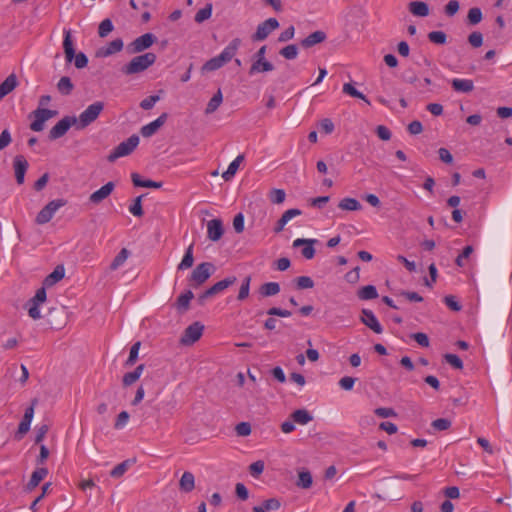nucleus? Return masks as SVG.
I'll list each match as a JSON object with an SVG mask.
<instances>
[{
	"mask_svg": "<svg viewBox=\"0 0 512 512\" xmlns=\"http://www.w3.org/2000/svg\"><path fill=\"white\" fill-rule=\"evenodd\" d=\"M291 418L294 423H297L300 425H305L313 419L312 415L306 409L295 410L291 414Z\"/></svg>",
	"mask_w": 512,
	"mask_h": 512,
	"instance_id": "34",
	"label": "nucleus"
},
{
	"mask_svg": "<svg viewBox=\"0 0 512 512\" xmlns=\"http://www.w3.org/2000/svg\"><path fill=\"white\" fill-rule=\"evenodd\" d=\"M357 296L360 300H372L378 297V292L374 285H366L358 290Z\"/></svg>",
	"mask_w": 512,
	"mask_h": 512,
	"instance_id": "33",
	"label": "nucleus"
},
{
	"mask_svg": "<svg viewBox=\"0 0 512 512\" xmlns=\"http://www.w3.org/2000/svg\"><path fill=\"white\" fill-rule=\"evenodd\" d=\"M157 40V37L152 33H145L139 37H137L135 40H133L131 43L127 46V51L130 54H137L140 53L148 48H150Z\"/></svg>",
	"mask_w": 512,
	"mask_h": 512,
	"instance_id": "9",
	"label": "nucleus"
},
{
	"mask_svg": "<svg viewBox=\"0 0 512 512\" xmlns=\"http://www.w3.org/2000/svg\"><path fill=\"white\" fill-rule=\"evenodd\" d=\"M114 188H115L114 182H112V181L107 182L100 189L93 192L89 196V201L95 205L100 204L104 199H106L108 196H110V194L113 192Z\"/></svg>",
	"mask_w": 512,
	"mask_h": 512,
	"instance_id": "16",
	"label": "nucleus"
},
{
	"mask_svg": "<svg viewBox=\"0 0 512 512\" xmlns=\"http://www.w3.org/2000/svg\"><path fill=\"white\" fill-rule=\"evenodd\" d=\"M57 90L61 95L68 96L74 90V84L68 76H63L57 83Z\"/></svg>",
	"mask_w": 512,
	"mask_h": 512,
	"instance_id": "30",
	"label": "nucleus"
},
{
	"mask_svg": "<svg viewBox=\"0 0 512 512\" xmlns=\"http://www.w3.org/2000/svg\"><path fill=\"white\" fill-rule=\"evenodd\" d=\"M444 303L452 311L458 312L462 309L461 304L456 300L455 296L447 295L444 297Z\"/></svg>",
	"mask_w": 512,
	"mask_h": 512,
	"instance_id": "62",
	"label": "nucleus"
},
{
	"mask_svg": "<svg viewBox=\"0 0 512 512\" xmlns=\"http://www.w3.org/2000/svg\"><path fill=\"white\" fill-rule=\"evenodd\" d=\"M451 86L456 92L470 93L474 90V83L470 79L455 78L451 81Z\"/></svg>",
	"mask_w": 512,
	"mask_h": 512,
	"instance_id": "22",
	"label": "nucleus"
},
{
	"mask_svg": "<svg viewBox=\"0 0 512 512\" xmlns=\"http://www.w3.org/2000/svg\"><path fill=\"white\" fill-rule=\"evenodd\" d=\"M244 160V155H238L228 166V169L222 174V177L224 178L225 181H229L231 180L238 168H239V165L240 163Z\"/></svg>",
	"mask_w": 512,
	"mask_h": 512,
	"instance_id": "32",
	"label": "nucleus"
},
{
	"mask_svg": "<svg viewBox=\"0 0 512 512\" xmlns=\"http://www.w3.org/2000/svg\"><path fill=\"white\" fill-rule=\"evenodd\" d=\"M124 43L122 39L117 38L109 42L106 46L101 47L97 53V57H108L120 52L123 49Z\"/></svg>",
	"mask_w": 512,
	"mask_h": 512,
	"instance_id": "18",
	"label": "nucleus"
},
{
	"mask_svg": "<svg viewBox=\"0 0 512 512\" xmlns=\"http://www.w3.org/2000/svg\"><path fill=\"white\" fill-rule=\"evenodd\" d=\"M360 321L376 334H381L383 332L382 325L379 323L373 311L369 309H362Z\"/></svg>",
	"mask_w": 512,
	"mask_h": 512,
	"instance_id": "13",
	"label": "nucleus"
},
{
	"mask_svg": "<svg viewBox=\"0 0 512 512\" xmlns=\"http://www.w3.org/2000/svg\"><path fill=\"white\" fill-rule=\"evenodd\" d=\"M140 346H141V343L139 341L135 342L131 346L129 356H128L126 362H125V366L126 367H131V366H133L136 363L137 358H138V353H139Z\"/></svg>",
	"mask_w": 512,
	"mask_h": 512,
	"instance_id": "46",
	"label": "nucleus"
},
{
	"mask_svg": "<svg viewBox=\"0 0 512 512\" xmlns=\"http://www.w3.org/2000/svg\"><path fill=\"white\" fill-rule=\"evenodd\" d=\"M445 361L450 364L455 369H462L463 362L459 356L456 354L447 353L444 355Z\"/></svg>",
	"mask_w": 512,
	"mask_h": 512,
	"instance_id": "52",
	"label": "nucleus"
},
{
	"mask_svg": "<svg viewBox=\"0 0 512 512\" xmlns=\"http://www.w3.org/2000/svg\"><path fill=\"white\" fill-rule=\"evenodd\" d=\"M296 284V288L299 290L302 289H311L314 287V281L309 276H299L294 279Z\"/></svg>",
	"mask_w": 512,
	"mask_h": 512,
	"instance_id": "47",
	"label": "nucleus"
},
{
	"mask_svg": "<svg viewBox=\"0 0 512 512\" xmlns=\"http://www.w3.org/2000/svg\"><path fill=\"white\" fill-rule=\"evenodd\" d=\"M129 256V251L126 248H122L120 252L115 256L113 261L110 264L111 270L118 269L121 265L124 264V262L127 260Z\"/></svg>",
	"mask_w": 512,
	"mask_h": 512,
	"instance_id": "41",
	"label": "nucleus"
},
{
	"mask_svg": "<svg viewBox=\"0 0 512 512\" xmlns=\"http://www.w3.org/2000/svg\"><path fill=\"white\" fill-rule=\"evenodd\" d=\"M251 276H246L241 284L237 299L239 301L245 300L249 296Z\"/></svg>",
	"mask_w": 512,
	"mask_h": 512,
	"instance_id": "48",
	"label": "nucleus"
},
{
	"mask_svg": "<svg viewBox=\"0 0 512 512\" xmlns=\"http://www.w3.org/2000/svg\"><path fill=\"white\" fill-rule=\"evenodd\" d=\"M343 93H345L351 97L361 99L365 103L370 105L369 99L362 92L358 91L351 83H345L343 85Z\"/></svg>",
	"mask_w": 512,
	"mask_h": 512,
	"instance_id": "40",
	"label": "nucleus"
},
{
	"mask_svg": "<svg viewBox=\"0 0 512 512\" xmlns=\"http://www.w3.org/2000/svg\"><path fill=\"white\" fill-rule=\"evenodd\" d=\"M451 424L452 423L449 419L438 418L432 422L431 426L436 430L444 431L449 429L451 427Z\"/></svg>",
	"mask_w": 512,
	"mask_h": 512,
	"instance_id": "60",
	"label": "nucleus"
},
{
	"mask_svg": "<svg viewBox=\"0 0 512 512\" xmlns=\"http://www.w3.org/2000/svg\"><path fill=\"white\" fill-rule=\"evenodd\" d=\"M251 425L249 422H240L235 426V432L238 436L246 437L251 434Z\"/></svg>",
	"mask_w": 512,
	"mask_h": 512,
	"instance_id": "55",
	"label": "nucleus"
},
{
	"mask_svg": "<svg viewBox=\"0 0 512 512\" xmlns=\"http://www.w3.org/2000/svg\"><path fill=\"white\" fill-rule=\"evenodd\" d=\"M104 106L102 101L90 104L77 118V129H84L92 124L102 113Z\"/></svg>",
	"mask_w": 512,
	"mask_h": 512,
	"instance_id": "5",
	"label": "nucleus"
},
{
	"mask_svg": "<svg viewBox=\"0 0 512 512\" xmlns=\"http://www.w3.org/2000/svg\"><path fill=\"white\" fill-rule=\"evenodd\" d=\"M215 266L211 262H202L198 264L192 271L188 282L193 288L203 285L214 273Z\"/></svg>",
	"mask_w": 512,
	"mask_h": 512,
	"instance_id": "4",
	"label": "nucleus"
},
{
	"mask_svg": "<svg viewBox=\"0 0 512 512\" xmlns=\"http://www.w3.org/2000/svg\"><path fill=\"white\" fill-rule=\"evenodd\" d=\"M45 287L46 286L39 288L36 291L35 296L28 300L25 305L28 308V315L34 320L41 318L39 305L46 301L47 294Z\"/></svg>",
	"mask_w": 512,
	"mask_h": 512,
	"instance_id": "11",
	"label": "nucleus"
},
{
	"mask_svg": "<svg viewBox=\"0 0 512 512\" xmlns=\"http://www.w3.org/2000/svg\"><path fill=\"white\" fill-rule=\"evenodd\" d=\"M375 132L377 136L383 141H389L392 137L391 131L384 125H378Z\"/></svg>",
	"mask_w": 512,
	"mask_h": 512,
	"instance_id": "64",
	"label": "nucleus"
},
{
	"mask_svg": "<svg viewBox=\"0 0 512 512\" xmlns=\"http://www.w3.org/2000/svg\"><path fill=\"white\" fill-rule=\"evenodd\" d=\"M114 29L112 21L110 19H104L98 27V34L101 38L108 36Z\"/></svg>",
	"mask_w": 512,
	"mask_h": 512,
	"instance_id": "50",
	"label": "nucleus"
},
{
	"mask_svg": "<svg viewBox=\"0 0 512 512\" xmlns=\"http://www.w3.org/2000/svg\"><path fill=\"white\" fill-rule=\"evenodd\" d=\"M139 137L136 134L131 135L128 139L117 145L114 150L107 156L109 162H115L118 158L130 155L138 146Z\"/></svg>",
	"mask_w": 512,
	"mask_h": 512,
	"instance_id": "6",
	"label": "nucleus"
},
{
	"mask_svg": "<svg viewBox=\"0 0 512 512\" xmlns=\"http://www.w3.org/2000/svg\"><path fill=\"white\" fill-rule=\"evenodd\" d=\"M259 292L263 297L274 296L280 292V285L277 282H267L261 285Z\"/></svg>",
	"mask_w": 512,
	"mask_h": 512,
	"instance_id": "37",
	"label": "nucleus"
},
{
	"mask_svg": "<svg viewBox=\"0 0 512 512\" xmlns=\"http://www.w3.org/2000/svg\"><path fill=\"white\" fill-rule=\"evenodd\" d=\"M313 478L311 473L306 470L302 469L298 472V480L296 482V485L303 489H309L312 486Z\"/></svg>",
	"mask_w": 512,
	"mask_h": 512,
	"instance_id": "36",
	"label": "nucleus"
},
{
	"mask_svg": "<svg viewBox=\"0 0 512 512\" xmlns=\"http://www.w3.org/2000/svg\"><path fill=\"white\" fill-rule=\"evenodd\" d=\"M17 86V77L15 74H10L1 84H0V100L3 99L6 95L12 92Z\"/></svg>",
	"mask_w": 512,
	"mask_h": 512,
	"instance_id": "24",
	"label": "nucleus"
},
{
	"mask_svg": "<svg viewBox=\"0 0 512 512\" xmlns=\"http://www.w3.org/2000/svg\"><path fill=\"white\" fill-rule=\"evenodd\" d=\"M460 8V4L457 0H450L444 7V13L448 17H453Z\"/></svg>",
	"mask_w": 512,
	"mask_h": 512,
	"instance_id": "56",
	"label": "nucleus"
},
{
	"mask_svg": "<svg viewBox=\"0 0 512 512\" xmlns=\"http://www.w3.org/2000/svg\"><path fill=\"white\" fill-rule=\"evenodd\" d=\"M212 15V4L207 3L204 8L200 9L195 15V21L197 23H202L205 20L209 19Z\"/></svg>",
	"mask_w": 512,
	"mask_h": 512,
	"instance_id": "45",
	"label": "nucleus"
},
{
	"mask_svg": "<svg viewBox=\"0 0 512 512\" xmlns=\"http://www.w3.org/2000/svg\"><path fill=\"white\" fill-rule=\"evenodd\" d=\"M222 101H223V95H222L221 90L219 89L213 95V97L210 99V101L208 102L206 109H205V114L208 115V114L214 113L219 108Z\"/></svg>",
	"mask_w": 512,
	"mask_h": 512,
	"instance_id": "38",
	"label": "nucleus"
},
{
	"mask_svg": "<svg viewBox=\"0 0 512 512\" xmlns=\"http://www.w3.org/2000/svg\"><path fill=\"white\" fill-rule=\"evenodd\" d=\"M204 331V325L198 321L190 324L183 332L180 343L185 346H189L198 341Z\"/></svg>",
	"mask_w": 512,
	"mask_h": 512,
	"instance_id": "10",
	"label": "nucleus"
},
{
	"mask_svg": "<svg viewBox=\"0 0 512 512\" xmlns=\"http://www.w3.org/2000/svg\"><path fill=\"white\" fill-rule=\"evenodd\" d=\"M338 207L341 210L346 211H358L362 209L361 203L357 199L350 197H346L340 200V202L338 203Z\"/></svg>",
	"mask_w": 512,
	"mask_h": 512,
	"instance_id": "31",
	"label": "nucleus"
},
{
	"mask_svg": "<svg viewBox=\"0 0 512 512\" xmlns=\"http://www.w3.org/2000/svg\"><path fill=\"white\" fill-rule=\"evenodd\" d=\"M430 42L437 45H444L447 42V35L443 31H431L427 35Z\"/></svg>",
	"mask_w": 512,
	"mask_h": 512,
	"instance_id": "43",
	"label": "nucleus"
},
{
	"mask_svg": "<svg viewBox=\"0 0 512 512\" xmlns=\"http://www.w3.org/2000/svg\"><path fill=\"white\" fill-rule=\"evenodd\" d=\"M131 180L135 187L156 188L157 189L162 186V182H156L153 180H143L138 173H132Z\"/></svg>",
	"mask_w": 512,
	"mask_h": 512,
	"instance_id": "28",
	"label": "nucleus"
},
{
	"mask_svg": "<svg viewBox=\"0 0 512 512\" xmlns=\"http://www.w3.org/2000/svg\"><path fill=\"white\" fill-rule=\"evenodd\" d=\"M136 462L135 458L124 460L123 462L116 465L111 471L110 476L112 478H120L122 477L126 471L129 469L131 465Z\"/></svg>",
	"mask_w": 512,
	"mask_h": 512,
	"instance_id": "29",
	"label": "nucleus"
},
{
	"mask_svg": "<svg viewBox=\"0 0 512 512\" xmlns=\"http://www.w3.org/2000/svg\"><path fill=\"white\" fill-rule=\"evenodd\" d=\"M53 214L45 208V206L38 212L36 218H35V222L39 225H43V224H46L48 223L52 218H53Z\"/></svg>",
	"mask_w": 512,
	"mask_h": 512,
	"instance_id": "51",
	"label": "nucleus"
},
{
	"mask_svg": "<svg viewBox=\"0 0 512 512\" xmlns=\"http://www.w3.org/2000/svg\"><path fill=\"white\" fill-rule=\"evenodd\" d=\"M66 204L67 200L60 198L50 201L45 205V208L48 209L54 215L59 208L65 206Z\"/></svg>",
	"mask_w": 512,
	"mask_h": 512,
	"instance_id": "58",
	"label": "nucleus"
},
{
	"mask_svg": "<svg viewBox=\"0 0 512 512\" xmlns=\"http://www.w3.org/2000/svg\"><path fill=\"white\" fill-rule=\"evenodd\" d=\"M156 59L157 56L152 52L136 56L121 68V72L125 75L141 73L152 66L156 62Z\"/></svg>",
	"mask_w": 512,
	"mask_h": 512,
	"instance_id": "2",
	"label": "nucleus"
},
{
	"mask_svg": "<svg viewBox=\"0 0 512 512\" xmlns=\"http://www.w3.org/2000/svg\"><path fill=\"white\" fill-rule=\"evenodd\" d=\"M265 464L262 460H258L256 462H253L249 466V472L252 477L258 478L264 471Z\"/></svg>",
	"mask_w": 512,
	"mask_h": 512,
	"instance_id": "53",
	"label": "nucleus"
},
{
	"mask_svg": "<svg viewBox=\"0 0 512 512\" xmlns=\"http://www.w3.org/2000/svg\"><path fill=\"white\" fill-rule=\"evenodd\" d=\"M473 247L471 245H468L464 247L463 251L457 256L455 263L459 267L464 266V260L467 259L471 253L473 252Z\"/></svg>",
	"mask_w": 512,
	"mask_h": 512,
	"instance_id": "59",
	"label": "nucleus"
},
{
	"mask_svg": "<svg viewBox=\"0 0 512 512\" xmlns=\"http://www.w3.org/2000/svg\"><path fill=\"white\" fill-rule=\"evenodd\" d=\"M159 100H160V96L159 95H151L149 97H146L145 99H143L140 102V107L143 110H150V109H152L154 107L156 102H158Z\"/></svg>",
	"mask_w": 512,
	"mask_h": 512,
	"instance_id": "57",
	"label": "nucleus"
},
{
	"mask_svg": "<svg viewBox=\"0 0 512 512\" xmlns=\"http://www.w3.org/2000/svg\"><path fill=\"white\" fill-rule=\"evenodd\" d=\"M167 118L168 114L162 113L156 120L150 122L147 125H144L140 130L142 136L147 138L154 135L158 129L165 124Z\"/></svg>",
	"mask_w": 512,
	"mask_h": 512,
	"instance_id": "17",
	"label": "nucleus"
},
{
	"mask_svg": "<svg viewBox=\"0 0 512 512\" xmlns=\"http://www.w3.org/2000/svg\"><path fill=\"white\" fill-rule=\"evenodd\" d=\"M236 281L237 278L235 276H230L221 281H218L217 283L212 285L210 288H208L198 296L197 301L199 305L203 306L207 299L223 292L225 289L233 285Z\"/></svg>",
	"mask_w": 512,
	"mask_h": 512,
	"instance_id": "7",
	"label": "nucleus"
},
{
	"mask_svg": "<svg viewBox=\"0 0 512 512\" xmlns=\"http://www.w3.org/2000/svg\"><path fill=\"white\" fill-rule=\"evenodd\" d=\"M327 35L324 31L318 30L310 35H308L306 38L302 39L300 42V45L305 48H311L319 43H322L326 40Z\"/></svg>",
	"mask_w": 512,
	"mask_h": 512,
	"instance_id": "19",
	"label": "nucleus"
},
{
	"mask_svg": "<svg viewBox=\"0 0 512 512\" xmlns=\"http://www.w3.org/2000/svg\"><path fill=\"white\" fill-rule=\"evenodd\" d=\"M468 42L472 47L478 48L483 44V35L481 32L474 31L468 36Z\"/></svg>",
	"mask_w": 512,
	"mask_h": 512,
	"instance_id": "61",
	"label": "nucleus"
},
{
	"mask_svg": "<svg viewBox=\"0 0 512 512\" xmlns=\"http://www.w3.org/2000/svg\"><path fill=\"white\" fill-rule=\"evenodd\" d=\"M410 13L418 17H426L429 15V6L422 1H412L408 5Z\"/></svg>",
	"mask_w": 512,
	"mask_h": 512,
	"instance_id": "23",
	"label": "nucleus"
},
{
	"mask_svg": "<svg viewBox=\"0 0 512 512\" xmlns=\"http://www.w3.org/2000/svg\"><path fill=\"white\" fill-rule=\"evenodd\" d=\"M65 275V271L63 266H57L53 272H51L43 281V285L46 287H51L60 280L63 279Z\"/></svg>",
	"mask_w": 512,
	"mask_h": 512,
	"instance_id": "27",
	"label": "nucleus"
},
{
	"mask_svg": "<svg viewBox=\"0 0 512 512\" xmlns=\"http://www.w3.org/2000/svg\"><path fill=\"white\" fill-rule=\"evenodd\" d=\"M63 49L65 53V58L67 62H72L74 59L75 67L78 69H82L87 66L88 58L83 52H79L75 54V49L73 45V41L71 38L70 30L64 31V39H63Z\"/></svg>",
	"mask_w": 512,
	"mask_h": 512,
	"instance_id": "3",
	"label": "nucleus"
},
{
	"mask_svg": "<svg viewBox=\"0 0 512 512\" xmlns=\"http://www.w3.org/2000/svg\"><path fill=\"white\" fill-rule=\"evenodd\" d=\"M240 44L241 40L239 38H234L218 56L209 59L202 66V71L211 72L223 67L235 56Z\"/></svg>",
	"mask_w": 512,
	"mask_h": 512,
	"instance_id": "1",
	"label": "nucleus"
},
{
	"mask_svg": "<svg viewBox=\"0 0 512 512\" xmlns=\"http://www.w3.org/2000/svg\"><path fill=\"white\" fill-rule=\"evenodd\" d=\"M29 167L28 161L23 155H16L13 159V169L17 184L21 185L24 183L25 174Z\"/></svg>",
	"mask_w": 512,
	"mask_h": 512,
	"instance_id": "14",
	"label": "nucleus"
},
{
	"mask_svg": "<svg viewBox=\"0 0 512 512\" xmlns=\"http://www.w3.org/2000/svg\"><path fill=\"white\" fill-rule=\"evenodd\" d=\"M77 126V117L75 116H65L60 121H58L49 131L48 138L51 141L57 140L63 137L71 126Z\"/></svg>",
	"mask_w": 512,
	"mask_h": 512,
	"instance_id": "8",
	"label": "nucleus"
},
{
	"mask_svg": "<svg viewBox=\"0 0 512 512\" xmlns=\"http://www.w3.org/2000/svg\"><path fill=\"white\" fill-rule=\"evenodd\" d=\"M30 116L34 117V121L30 124V129L35 132L42 131L44 129V124L47 121L45 117H43L38 109L34 110Z\"/></svg>",
	"mask_w": 512,
	"mask_h": 512,
	"instance_id": "39",
	"label": "nucleus"
},
{
	"mask_svg": "<svg viewBox=\"0 0 512 512\" xmlns=\"http://www.w3.org/2000/svg\"><path fill=\"white\" fill-rule=\"evenodd\" d=\"M194 298L191 290L182 293L176 300L175 306L180 313H184L189 309L190 301Z\"/></svg>",
	"mask_w": 512,
	"mask_h": 512,
	"instance_id": "26",
	"label": "nucleus"
},
{
	"mask_svg": "<svg viewBox=\"0 0 512 512\" xmlns=\"http://www.w3.org/2000/svg\"><path fill=\"white\" fill-rule=\"evenodd\" d=\"M279 54L287 60H293L298 55V47L295 44H289L283 47Z\"/></svg>",
	"mask_w": 512,
	"mask_h": 512,
	"instance_id": "44",
	"label": "nucleus"
},
{
	"mask_svg": "<svg viewBox=\"0 0 512 512\" xmlns=\"http://www.w3.org/2000/svg\"><path fill=\"white\" fill-rule=\"evenodd\" d=\"M224 234V226L221 219L215 218L207 223V237L211 241H219Z\"/></svg>",
	"mask_w": 512,
	"mask_h": 512,
	"instance_id": "15",
	"label": "nucleus"
},
{
	"mask_svg": "<svg viewBox=\"0 0 512 512\" xmlns=\"http://www.w3.org/2000/svg\"><path fill=\"white\" fill-rule=\"evenodd\" d=\"M144 196L145 195H140V196L136 197L133 200V203L129 206L130 213L132 215H134L135 217H142L144 215V211L142 208V198Z\"/></svg>",
	"mask_w": 512,
	"mask_h": 512,
	"instance_id": "42",
	"label": "nucleus"
},
{
	"mask_svg": "<svg viewBox=\"0 0 512 512\" xmlns=\"http://www.w3.org/2000/svg\"><path fill=\"white\" fill-rule=\"evenodd\" d=\"M467 20L470 25H476L482 20V11L478 7H473L468 11Z\"/></svg>",
	"mask_w": 512,
	"mask_h": 512,
	"instance_id": "49",
	"label": "nucleus"
},
{
	"mask_svg": "<svg viewBox=\"0 0 512 512\" xmlns=\"http://www.w3.org/2000/svg\"><path fill=\"white\" fill-rule=\"evenodd\" d=\"M272 70H274V65L269 60H252L248 73L250 76H253L258 73L270 72Z\"/></svg>",
	"mask_w": 512,
	"mask_h": 512,
	"instance_id": "20",
	"label": "nucleus"
},
{
	"mask_svg": "<svg viewBox=\"0 0 512 512\" xmlns=\"http://www.w3.org/2000/svg\"><path fill=\"white\" fill-rule=\"evenodd\" d=\"M193 248H194V244L192 243L186 249L183 258L177 267L178 270H186L193 266V263H194Z\"/></svg>",
	"mask_w": 512,
	"mask_h": 512,
	"instance_id": "35",
	"label": "nucleus"
},
{
	"mask_svg": "<svg viewBox=\"0 0 512 512\" xmlns=\"http://www.w3.org/2000/svg\"><path fill=\"white\" fill-rule=\"evenodd\" d=\"M286 193L283 189H272L270 192V200L274 204H281L285 201Z\"/></svg>",
	"mask_w": 512,
	"mask_h": 512,
	"instance_id": "54",
	"label": "nucleus"
},
{
	"mask_svg": "<svg viewBox=\"0 0 512 512\" xmlns=\"http://www.w3.org/2000/svg\"><path fill=\"white\" fill-rule=\"evenodd\" d=\"M195 488V477L193 473L186 471L179 481V489L182 492L189 493Z\"/></svg>",
	"mask_w": 512,
	"mask_h": 512,
	"instance_id": "25",
	"label": "nucleus"
},
{
	"mask_svg": "<svg viewBox=\"0 0 512 512\" xmlns=\"http://www.w3.org/2000/svg\"><path fill=\"white\" fill-rule=\"evenodd\" d=\"M278 27L279 22L276 18H268L257 26L256 32L252 35V40L263 41Z\"/></svg>",
	"mask_w": 512,
	"mask_h": 512,
	"instance_id": "12",
	"label": "nucleus"
},
{
	"mask_svg": "<svg viewBox=\"0 0 512 512\" xmlns=\"http://www.w3.org/2000/svg\"><path fill=\"white\" fill-rule=\"evenodd\" d=\"M48 475V469L45 467H38L33 471L29 482L26 485V491H33L39 483Z\"/></svg>",
	"mask_w": 512,
	"mask_h": 512,
	"instance_id": "21",
	"label": "nucleus"
},
{
	"mask_svg": "<svg viewBox=\"0 0 512 512\" xmlns=\"http://www.w3.org/2000/svg\"><path fill=\"white\" fill-rule=\"evenodd\" d=\"M410 337L413 340H415L422 347H429V345H430V341H429L427 334H425L423 332L413 333V334H411Z\"/></svg>",
	"mask_w": 512,
	"mask_h": 512,
	"instance_id": "63",
	"label": "nucleus"
}]
</instances>
